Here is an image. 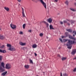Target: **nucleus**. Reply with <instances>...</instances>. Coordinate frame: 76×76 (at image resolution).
I'll use <instances>...</instances> for the list:
<instances>
[{
  "instance_id": "obj_33",
  "label": "nucleus",
  "mask_w": 76,
  "mask_h": 76,
  "mask_svg": "<svg viewBox=\"0 0 76 76\" xmlns=\"http://www.w3.org/2000/svg\"><path fill=\"white\" fill-rule=\"evenodd\" d=\"M18 2H19V3H20L21 2V1L22 0H17Z\"/></svg>"
},
{
  "instance_id": "obj_6",
  "label": "nucleus",
  "mask_w": 76,
  "mask_h": 76,
  "mask_svg": "<svg viewBox=\"0 0 76 76\" xmlns=\"http://www.w3.org/2000/svg\"><path fill=\"white\" fill-rule=\"evenodd\" d=\"M76 53V49L73 50V51H72L71 53V54L74 55Z\"/></svg>"
},
{
  "instance_id": "obj_47",
  "label": "nucleus",
  "mask_w": 76,
  "mask_h": 76,
  "mask_svg": "<svg viewBox=\"0 0 76 76\" xmlns=\"http://www.w3.org/2000/svg\"><path fill=\"white\" fill-rule=\"evenodd\" d=\"M55 1L56 2H57V0H55Z\"/></svg>"
},
{
  "instance_id": "obj_40",
  "label": "nucleus",
  "mask_w": 76,
  "mask_h": 76,
  "mask_svg": "<svg viewBox=\"0 0 76 76\" xmlns=\"http://www.w3.org/2000/svg\"><path fill=\"white\" fill-rule=\"evenodd\" d=\"M60 76H63V74H62V73H61L60 74Z\"/></svg>"
},
{
  "instance_id": "obj_15",
  "label": "nucleus",
  "mask_w": 76,
  "mask_h": 76,
  "mask_svg": "<svg viewBox=\"0 0 76 76\" xmlns=\"http://www.w3.org/2000/svg\"><path fill=\"white\" fill-rule=\"evenodd\" d=\"M4 38H5V37L3 36H2V35H1V37H0V39H4Z\"/></svg>"
},
{
  "instance_id": "obj_44",
  "label": "nucleus",
  "mask_w": 76,
  "mask_h": 76,
  "mask_svg": "<svg viewBox=\"0 0 76 76\" xmlns=\"http://www.w3.org/2000/svg\"><path fill=\"white\" fill-rule=\"evenodd\" d=\"M20 34H23V33L21 31V32H20Z\"/></svg>"
},
{
  "instance_id": "obj_43",
  "label": "nucleus",
  "mask_w": 76,
  "mask_h": 76,
  "mask_svg": "<svg viewBox=\"0 0 76 76\" xmlns=\"http://www.w3.org/2000/svg\"><path fill=\"white\" fill-rule=\"evenodd\" d=\"M67 24L68 25V26H69L70 25V24L69 23H67Z\"/></svg>"
},
{
  "instance_id": "obj_2",
  "label": "nucleus",
  "mask_w": 76,
  "mask_h": 76,
  "mask_svg": "<svg viewBox=\"0 0 76 76\" xmlns=\"http://www.w3.org/2000/svg\"><path fill=\"white\" fill-rule=\"evenodd\" d=\"M7 47H9V48L8 49L9 50L12 51H16V49L13 47L11 46V45L10 44H7Z\"/></svg>"
},
{
  "instance_id": "obj_25",
  "label": "nucleus",
  "mask_w": 76,
  "mask_h": 76,
  "mask_svg": "<svg viewBox=\"0 0 76 76\" xmlns=\"http://www.w3.org/2000/svg\"><path fill=\"white\" fill-rule=\"evenodd\" d=\"M22 15H23V17H26L25 16V13H24V12H22Z\"/></svg>"
},
{
  "instance_id": "obj_18",
  "label": "nucleus",
  "mask_w": 76,
  "mask_h": 76,
  "mask_svg": "<svg viewBox=\"0 0 76 76\" xmlns=\"http://www.w3.org/2000/svg\"><path fill=\"white\" fill-rule=\"evenodd\" d=\"M50 29H54V28H53V26L51 25H50Z\"/></svg>"
},
{
  "instance_id": "obj_22",
  "label": "nucleus",
  "mask_w": 76,
  "mask_h": 76,
  "mask_svg": "<svg viewBox=\"0 0 76 76\" xmlns=\"http://www.w3.org/2000/svg\"><path fill=\"white\" fill-rule=\"evenodd\" d=\"M23 29H25L26 26V24H23Z\"/></svg>"
},
{
  "instance_id": "obj_55",
  "label": "nucleus",
  "mask_w": 76,
  "mask_h": 76,
  "mask_svg": "<svg viewBox=\"0 0 76 76\" xmlns=\"http://www.w3.org/2000/svg\"><path fill=\"white\" fill-rule=\"evenodd\" d=\"M75 1H76V0H75Z\"/></svg>"
},
{
  "instance_id": "obj_11",
  "label": "nucleus",
  "mask_w": 76,
  "mask_h": 76,
  "mask_svg": "<svg viewBox=\"0 0 76 76\" xmlns=\"http://www.w3.org/2000/svg\"><path fill=\"white\" fill-rule=\"evenodd\" d=\"M7 73V71H5V72L2 73L1 74V75L2 76H4L5 75H6V74Z\"/></svg>"
},
{
  "instance_id": "obj_35",
  "label": "nucleus",
  "mask_w": 76,
  "mask_h": 76,
  "mask_svg": "<svg viewBox=\"0 0 76 76\" xmlns=\"http://www.w3.org/2000/svg\"><path fill=\"white\" fill-rule=\"evenodd\" d=\"M73 33L76 35V31H73Z\"/></svg>"
},
{
  "instance_id": "obj_7",
  "label": "nucleus",
  "mask_w": 76,
  "mask_h": 76,
  "mask_svg": "<svg viewBox=\"0 0 76 76\" xmlns=\"http://www.w3.org/2000/svg\"><path fill=\"white\" fill-rule=\"evenodd\" d=\"M69 37V38L71 39H73L74 40H76V38H74V37H72V36L71 35H68Z\"/></svg>"
},
{
  "instance_id": "obj_36",
  "label": "nucleus",
  "mask_w": 76,
  "mask_h": 76,
  "mask_svg": "<svg viewBox=\"0 0 76 76\" xmlns=\"http://www.w3.org/2000/svg\"><path fill=\"white\" fill-rule=\"evenodd\" d=\"M66 37V36H62V38L63 39L64 38H65Z\"/></svg>"
},
{
  "instance_id": "obj_24",
  "label": "nucleus",
  "mask_w": 76,
  "mask_h": 76,
  "mask_svg": "<svg viewBox=\"0 0 76 76\" xmlns=\"http://www.w3.org/2000/svg\"><path fill=\"white\" fill-rule=\"evenodd\" d=\"M24 67L26 69H28L29 68V66L28 65H25Z\"/></svg>"
},
{
  "instance_id": "obj_34",
  "label": "nucleus",
  "mask_w": 76,
  "mask_h": 76,
  "mask_svg": "<svg viewBox=\"0 0 76 76\" xmlns=\"http://www.w3.org/2000/svg\"><path fill=\"white\" fill-rule=\"evenodd\" d=\"M67 23V21L66 20H64V23Z\"/></svg>"
},
{
  "instance_id": "obj_14",
  "label": "nucleus",
  "mask_w": 76,
  "mask_h": 76,
  "mask_svg": "<svg viewBox=\"0 0 76 76\" xmlns=\"http://www.w3.org/2000/svg\"><path fill=\"white\" fill-rule=\"evenodd\" d=\"M4 9L7 12L9 10V8L8 7H4Z\"/></svg>"
},
{
  "instance_id": "obj_39",
  "label": "nucleus",
  "mask_w": 76,
  "mask_h": 76,
  "mask_svg": "<svg viewBox=\"0 0 76 76\" xmlns=\"http://www.w3.org/2000/svg\"><path fill=\"white\" fill-rule=\"evenodd\" d=\"M25 47H23L22 48V50H25Z\"/></svg>"
},
{
  "instance_id": "obj_50",
  "label": "nucleus",
  "mask_w": 76,
  "mask_h": 76,
  "mask_svg": "<svg viewBox=\"0 0 76 76\" xmlns=\"http://www.w3.org/2000/svg\"><path fill=\"white\" fill-rule=\"evenodd\" d=\"M75 34H73V36L74 37L75 36Z\"/></svg>"
},
{
  "instance_id": "obj_21",
  "label": "nucleus",
  "mask_w": 76,
  "mask_h": 76,
  "mask_svg": "<svg viewBox=\"0 0 76 76\" xmlns=\"http://www.w3.org/2000/svg\"><path fill=\"white\" fill-rule=\"evenodd\" d=\"M70 10L73 11H76V10L74 9L73 8H70Z\"/></svg>"
},
{
  "instance_id": "obj_46",
  "label": "nucleus",
  "mask_w": 76,
  "mask_h": 76,
  "mask_svg": "<svg viewBox=\"0 0 76 76\" xmlns=\"http://www.w3.org/2000/svg\"><path fill=\"white\" fill-rule=\"evenodd\" d=\"M28 32H31V30H28Z\"/></svg>"
},
{
  "instance_id": "obj_8",
  "label": "nucleus",
  "mask_w": 76,
  "mask_h": 76,
  "mask_svg": "<svg viewBox=\"0 0 76 76\" xmlns=\"http://www.w3.org/2000/svg\"><path fill=\"white\" fill-rule=\"evenodd\" d=\"M5 71V70L4 69H3L1 66H0V72H4Z\"/></svg>"
},
{
  "instance_id": "obj_41",
  "label": "nucleus",
  "mask_w": 76,
  "mask_h": 76,
  "mask_svg": "<svg viewBox=\"0 0 76 76\" xmlns=\"http://www.w3.org/2000/svg\"><path fill=\"white\" fill-rule=\"evenodd\" d=\"M43 23H45V24H46V23H47V22H45V21H43Z\"/></svg>"
},
{
  "instance_id": "obj_49",
  "label": "nucleus",
  "mask_w": 76,
  "mask_h": 76,
  "mask_svg": "<svg viewBox=\"0 0 76 76\" xmlns=\"http://www.w3.org/2000/svg\"><path fill=\"white\" fill-rule=\"evenodd\" d=\"M74 60H75L76 59V57H75V58H73Z\"/></svg>"
},
{
  "instance_id": "obj_45",
  "label": "nucleus",
  "mask_w": 76,
  "mask_h": 76,
  "mask_svg": "<svg viewBox=\"0 0 76 76\" xmlns=\"http://www.w3.org/2000/svg\"><path fill=\"white\" fill-rule=\"evenodd\" d=\"M34 54L35 56H37V53H34Z\"/></svg>"
},
{
  "instance_id": "obj_29",
  "label": "nucleus",
  "mask_w": 76,
  "mask_h": 76,
  "mask_svg": "<svg viewBox=\"0 0 76 76\" xmlns=\"http://www.w3.org/2000/svg\"><path fill=\"white\" fill-rule=\"evenodd\" d=\"M39 35L40 36V37H42V36H43V34H42V33H40L39 34Z\"/></svg>"
},
{
  "instance_id": "obj_53",
  "label": "nucleus",
  "mask_w": 76,
  "mask_h": 76,
  "mask_svg": "<svg viewBox=\"0 0 76 76\" xmlns=\"http://www.w3.org/2000/svg\"><path fill=\"white\" fill-rule=\"evenodd\" d=\"M0 30L1 31V28H0Z\"/></svg>"
},
{
  "instance_id": "obj_52",
  "label": "nucleus",
  "mask_w": 76,
  "mask_h": 76,
  "mask_svg": "<svg viewBox=\"0 0 76 76\" xmlns=\"http://www.w3.org/2000/svg\"><path fill=\"white\" fill-rule=\"evenodd\" d=\"M75 4L76 6V3H75Z\"/></svg>"
},
{
  "instance_id": "obj_20",
  "label": "nucleus",
  "mask_w": 76,
  "mask_h": 76,
  "mask_svg": "<svg viewBox=\"0 0 76 76\" xmlns=\"http://www.w3.org/2000/svg\"><path fill=\"white\" fill-rule=\"evenodd\" d=\"M37 47V45H36L34 44L32 46V47L34 48H36V47Z\"/></svg>"
},
{
  "instance_id": "obj_37",
  "label": "nucleus",
  "mask_w": 76,
  "mask_h": 76,
  "mask_svg": "<svg viewBox=\"0 0 76 76\" xmlns=\"http://www.w3.org/2000/svg\"><path fill=\"white\" fill-rule=\"evenodd\" d=\"M73 72H76V68H75L74 69V70H73Z\"/></svg>"
},
{
  "instance_id": "obj_23",
  "label": "nucleus",
  "mask_w": 76,
  "mask_h": 76,
  "mask_svg": "<svg viewBox=\"0 0 76 76\" xmlns=\"http://www.w3.org/2000/svg\"><path fill=\"white\" fill-rule=\"evenodd\" d=\"M64 76H68V74L66 73H63Z\"/></svg>"
},
{
  "instance_id": "obj_26",
  "label": "nucleus",
  "mask_w": 76,
  "mask_h": 76,
  "mask_svg": "<svg viewBox=\"0 0 76 76\" xmlns=\"http://www.w3.org/2000/svg\"><path fill=\"white\" fill-rule=\"evenodd\" d=\"M30 63H31V64H33V62L31 59H30Z\"/></svg>"
},
{
  "instance_id": "obj_9",
  "label": "nucleus",
  "mask_w": 76,
  "mask_h": 76,
  "mask_svg": "<svg viewBox=\"0 0 76 76\" xmlns=\"http://www.w3.org/2000/svg\"><path fill=\"white\" fill-rule=\"evenodd\" d=\"M0 53H6V51L5 50H2L0 49Z\"/></svg>"
},
{
  "instance_id": "obj_38",
  "label": "nucleus",
  "mask_w": 76,
  "mask_h": 76,
  "mask_svg": "<svg viewBox=\"0 0 76 76\" xmlns=\"http://www.w3.org/2000/svg\"><path fill=\"white\" fill-rule=\"evenodd\" d=\"M22 10V12H24V9L22 7L21 8Z\"/></svg>"
},
{
  "instance_id": "obj_3",
  "label": "nucleus",
  "mask_w": 76,
  "mask_h": 76,
  "mask_svg": "<svg viewBox=\"0 0 76 76\" xmlns=\"http://www.w3.org/2000/svg\"><path fill=\"white\" fill-rule=\"evenodd\" d=\"M5 67L7 69H10L12 68V66L9 64H6Z\"/></svg>"
},
{
  "instance_id": "obj_19",
  "label": "nucleus",
  "mask_w": 76,
  "mask_h": 76,
  "mask_svg": "<svg viewBox=\"0 0 76 76\" xmlns=\"http://www.w3.org/2000/svg\"><path fill=\"white\" fill-rule=\"evenodd\" d=\"M67 20L70 22L71 23V24L73 23L74 22V21H73V20H71L70 21V20Z\"/></svg>"
},
{
  "instance_id": "obj_31",
  "label": "nucleus",
  "mask_w": 76,
  "mask_h": 76,
  "mask_svg": "<svg viewBox=\"0 0 76 76\" xmlns=\"http://www.w3.org/2000/svg\"><path fill=\"white\" fill-rule=\"evenodd\" d=\"M1 58H2V56H0V61L2 60V59Z\"/></svg>"
},
{
  "instance_id": "obj_17",
  "label": "nucleus",
  "mask_w": 76,
  "mask_h": 76,
  "mask_svg": "<svg viewBox=\"0 0 76 76\" xmlns=\"http://www.w3.org/2000/svg\"><path fill=\"white\" fill-rule=\"evenodd\" d=\"M66 31H68L69 32H72V30L71 29H66Z\"/></svg>"
},
{
  "instance_id": "obj_27",
  "label": "nucleus",
  "mask_w": 76,
  "mask_h": 76,
  "mask_svg": "<svg viewBox=\"0 0 76 76\" xmlns=\"http://www.w3.org/2000/svg\"><path fill=\"white\" fill-rule=\"evenodd\" d=\"M65 3L67 5H68V1H66V2H65Z\"/></svg>"
},
{
  "instance_id": "obj_1",
  "label": "nucleus",
  "mask_w": 76,
  "mask_h": 76,
  "mask_svg": "<svg viewBox=\"0 0 76 76\" xmlns=\"http://www.w3.org/2000/svg\"><path fill=\"white\" fill-rule=\"evenodd\" d=\"M67 41H68V42L66 44V46L67 47L68 49H71L72 47L71 45L73 44H76V41L75 40L72 41L70 40H68V39H63L64 42H66Z\"/></svg>"
},
{
  "instance_id": "obj_48",
  "label": "nucleus",
  "mask_w": 76,
  "mask_h": 76,
  "mask_svg": "<svg viewBox=\"0 0 76 76\" xmlns=\"http://www.w3.org/2000/svg\"><path fill=\"white\" fill-rule=\"evenodd\" d=\"M58 56L60 57V55L59 54H58Z\"/></svg>"
},
{
  "instance_id": "obj_28",
  "label": "nucleus",
  "mask_w": 76,
  "mask_h": 76,
  "mask_svg": "<svg viewBox=\"0 0 76 76\" xmlns=\"http://www.w3.org/2000/svg\"><path fill=\"white\" fill-rule=\"evenodd\" d=\"M59 40L62 42H63V39H62L60 38H59Z\"/></svg>"
},
{
  "instance_id": "obj_32",
  "label": "nucleus",
  "mask_w": 76,
  "mask_h": 76,
  "mask_svg": "<svg viewBox=\"0 0 76 76\" xmlns=\"http://www.w3.org/2000/svg\"><path fill=\"white\" fill-rule=\"evenodd\" d=\"M46 25H47V27H48V26H49V24H48V23H47L46 24Z\"/></svg>"
},
{
  "instance_id": "obj_10",
  "label": "nucleus",
  "mask_w": 76,
  "mask_h": 76,
  "mask_svg": "<svg viewBox=\"0 0 76 76\" xmlns=\"http://www.w3.org/2000/svg\"><path fill=\"white\" fill-rule=\"evenodd\" d=\"M48 22H49V23H51V22L52 21V19L51 18H50L48 19Z\"/></svg>"
},
{
  "instance_id": "obj_5",
  "label": "nucleus",
  "mask_w": 76,
  "mask_h": 76,
  "mask_svg": "<svg viewBox=\"0 0 76 76\" xmlns=\"http://www.w3.org/2000/svg\"><path fill=\"white\" fill-rule=\"evenodd\" d=\"M10 26L12 29H15V28H16V26L12 23L10 24Z\"/></svg>"
},
{
  "instance_id": "obj_54",
  "label": "nucleus",
  "mask_w": 76,
  "mask_h": 76,
  "mask_svg": "<svg viewBox=\"0 0 76 76\" xmlns=\"http://www.w3.org/2000/svg\"><path fill=\"white\" fill-rule=\"evenodd\" d=\"M43 73H45V72H43Z\"/></svg>"
},
{
  "instance_id": "obj_12",
  "label": "nucleus",
  "mask_w": 76,
  "mask_h": 76,
  "mask_svg": "<svg viewBox=\"0 0 76 76\" xmlns=\"http://www.w3.org/2000/svg\"><path fill=\"white\" fill-rule=\"evenodd\" d=\"M1 66H2L3 68H4V64L3 62H1Z\"/></svg>"
},
{
  "instance_id": "obj_42",
  "label": "nucleus",
  "mask_w": 76,
  "mask_h": 76,
  "mask_svg": "<svg viewBox=\"0 0 76 76\" xmlns=\"http://www.w3.org/2000/svg\"><path fill=\"white\" fill-rule=\"evenodd\" d=\"M60 23L61 24H63V22L61 21Z\"/></svg>"
},
{
  "instance_id": "obj_4",
  "label": "nucleus",
  "mask_w": 76,
  "mask_h": 76,
  "mask_svg": "<svg viewBox=\"0 0 76 76\" xmlns=\"http://www.w3.org/2000/svg\"><path fill=\"white\" fill-rule=\"evenodd\" d=\"M39 0V1H40L41 3L42 4L43 6L45 8V9H47V7H46V6H47L46 5V4L44 2V1H42V0Z\"/></svg>"
},
{
  "instance_id": "obj_13",
  "label": "nucleus",
  "mask_w": 76,
  "mask_h": 76,
  "mask_svg": "<svg viewBox=\"0 0 76 76\" xmlns=\"http://www.w3.org/2000/svg\"><path fill=\"white\" fill-rule=\"evenodd\" d=\"M19 44L20 45H26V43H23L22 42H20Z\"/></svg>"
},
{
  "instance_id": "obj_51",
  "label": "nucleus",
  "mask_w": 76,
  "mask_h": 76,
  "mask_svg": "<svg viewBox=\"0 0 76 76\" xmlns=\"http://www.w3.org/2000/svg\"><path fill=\"white\" fill-rule=\"evenodd\" d=\"M48 37H47V39H48Z\"/></svg>"
},
{
  "instance_id": "obj_16",
  "label": "nucleus",
  "mask_w": 76,
  "mask_h": 76,
  "mask_svg": "<svg viewBox=\"0 0 76 76\" xmlns=\"http://www.w3.org/2000/svg\"><path fill=\"white\" fill-rule=\"evenodd\" d=\"M66 59H67V58H66V57H62V60L63 61H64L66 60Z\"/></svg>"
},
{
  "instance_id": "obj_30",
  "label": "nucleus",
  "mask_w": 76,
  "mask_h": 76,
  "mask_svg": "<svg viewBox=\"0 0 76 76\" xmlns=\"http://www.w3.org/2000/svg\"><path fill=\"white\" fill-rule=\"evenodd\" d=\"M1 48H4V45H2L1 47Z\"/></svg>"
}]
</instances>
